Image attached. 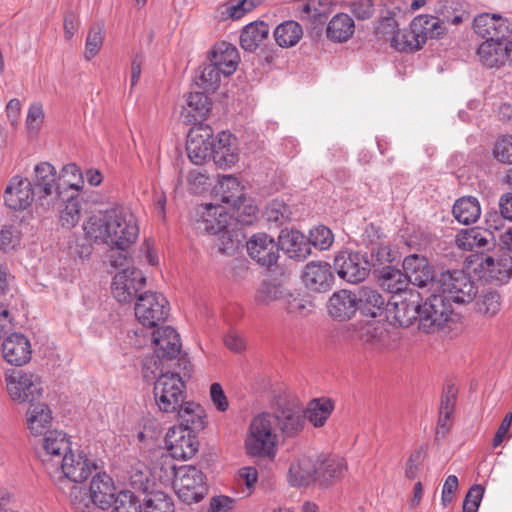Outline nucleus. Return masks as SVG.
<instances>
[{
    "label": "nucleus",
    "mask_w": 512,
    "mask_h": 512,
    "mask_svg": "<svg viewBox=\"0 0 512 512\" xmlns=\"http://www.w3.org/2000/svg\"><path fill=\"white\" fill-rule=\"evenodd\" d=\"M71 503L76 512H85L92 505H94V499L86 489L82 487H74L71 492Z\"/></svg>",
    "instance_id": "obj_63"
},
{
    "label": "nucleus",
    "mask_w": 512,
    "mask_h": 512,
    "mask_svg": "<svg viewBox=\"0 0 512 512\" xmlns=\"http://www.w3.org/2000/svg\"><path fill=\"white\" fill-rule=\"evenodd\" d=\"M212 158L220 169H229L240 159L237 138L227 131H221L213 142Z\"/></svg>",
    "instance_id": "obj_20"
},
{
    "label": "nucleus",
    "mask_w": 512,
    "mask_h": 512,
    "mask_svg": "<svg viewBox=\"0 0 512 512\" xmlns=\"http://www.w3.org/2000/svg\"><path fill=\"white\" fill-rule=\"evenodd\" d=\"M269 26L265 22H254L244 27L240 44L245 51L253 52L268 37Z\"/></svg>",
    "instance_id": "obj_42"
},
{
    "label": "nucleus",
    "mask_w": 512,
    "mask_h": 512,
    "mask_svg": "<svg viewBox=\"0 0 512 512\" xmlns=\"http://www.w3.org/2000/svg\"><path fill=\"white\" fill-rule=\"evenodd\" d=\"M224 73L212 63L202 67L196 76V85L204 92H214L218 89Z\"/></svg>",
    "instance_id": "obj_50"
},
{
    "label": "nucleus",
    "mask_w": 512,
    "mask_h": 512,
    "mask_svg": "<svg viewBox=\"0 0 512 512\" xmlns=\"http://www.w3.org/2000/svg\"><path fill=\"white\" fill-rule=\"evenodd\" d=\"M317 464V480L320 484H328L332 479L340 478L346 468L343 458L336 455L325 456Z\"/></svg>",
    "instance_id": "obj_39"
},
{
    "label": "nucleus",
    "mask_w": 512,
    "mask_h": 512,
    "mask_svg": "<svg viewBox=\"0 0 512 512\" xmlns=\"http://www.w3.org/2000/svg\"><path fill=\"white\" fill-rule=\"evenodd\" d=\"M5 205L14 211H23L36 201V195L27 177L13 176L4 190Z\"/></svg>",
    "instance_id": "obj_16"
},
{
    "label": "nucleus",
    "mask_w": 512,
    "mask_h": 512,
    "mask_svg": "<svg viewBox=\"0 0 512 512\" xmlns=\"http://www.w3.org/2000/svg\"><path fill=\"white\" fill-rule=\"evenodd\" d=\"M288 289L276 281L262 282L255 293V302L258 305H269L276 301L283 303L285 295H288Z\"/></svg>",
    "instance_id": "obj_45"
},
{
    "label": "nucleus",
    "mask_w": 512,
    "mask_h": 512,
    "mask_svg": "<svg viewBox=\"0 0 512 512\" xmlns=\"http://www.w3.org/2000/svg\"><path fill=\"white\" fill-rule=\"evenodd\" d=\"M423 36L419 35L412 23L408 29L397 31L391 38V45L398 51L412 52L424 45Z\"/></svg>",
    "instance_id": "obj_46"
},
{
    "label": "nucleus",
    "mask_w": 512,
    "mask_h": 512,
    "mask_svg": "<svg viewBox=\"0 0 512 512\" xmlns=\"http://www.w3.org/2000/svg\"><path fill=\"white\" fill-rule=\"evenodd\" d=\"M71 450L72 442L67 433L53 429L41 437L38 454L47 473L53 475L55 467H59L61 459Z\"/></svg>",
    "instance_id": "obj_8"
},
{
    "label": "nucleus",
    "mask_w": 512,
    "mask_h": 512,
    "mask_svg": "<svg viewBox=\"0 0 512 512\" xmlns=\"http://www.w3.org/2000/svg\"><path fill=\"white\" fill-rule=\"evenodd\" d=\"M303 30L296 21H285L274 30L276 43L283 48L295 46L302 38Z\"/></svg>",
    "instance_id": "obj_44"
},
{
    "label": "nucleus",
    "mask_w": 512,
    "mask_h": 512,
    "mask_svg": "<svg viewBox=\"0 0 512 512\" xmlns=\"http://www.w3.org/2000/svg\"><path fill=\"white\" fill-rule=\"evenodd\" d=\"M412 27L423 36L424 43L428 38H437L444 33L441 21L435 16L419 15L413 19Z\"/></svg>",
    "instance_id": "obj_49"
},
{
    "label": "nucleus",
    "mask_w": 512,
    "mask_h": 512,
    "mask_svg": "<svg viewBox=\"0 0 512 512\" xmlns=\"http://www.w3.org/2000/svg\"><path fill=\"white\" fill-rule=\"evenodd\" d=\"M334 268L341 279L349 283H359L369 275L371 265L358 252L342 251L334 259Z\"/></svg>",
    "instance_id": "obj_12"
},
{
    "label": "nucleus",
    "mask_w": 512,
    "mask_h": 512,
    "mask_svg": "<svg viewBox=\"0 0 512 512\" xmlns=\"http://www.w3.org/2000/svg\"><path fill=\"white\" fill-rule=\"evenodd\" d=\"M176 411L180 420L178 426L195 431L204 429L206 415L200 404L193 401L182 402Z\"/></svg>",
    "instance_id": "obj_36"
},
{
    "label": "nucleus",
    "mask_w": 512,
    "mask_h": 512,
    "mask_svg": "<svg viewBox=\"0 0 512 512\" xmlns=\"http://www.w3.org/2000/svg\"><path fill=\"white\" fill-rule=\"evenodd\" d=\"M354 337L374 348H385L390 345V334L386 324L376 320L359 323L354 330Z\"/></svg>",
    "instance_id": "obj_29"
},
{
    "label": "nucleus",
    "mask_w": 512,
    "mask_h": 512,
    "mask_svg": "<svg viewBox=\"0 0 512 512\" xmlns=\"http://www.w3.org/2000/svg\"><path fill=\"white\" fill-rule=\"evenodd\" d=\"M146 278L142 271L134 267H126L117 272L112 282V293L120 303H130L144 287Z\"/></svg>",
    "instance_id": "obj_13"
},
{
    "label": "nucleus",
    "mask_w": 512,
    "mask_h": 512,
    "mask_svg": "<svg viewBox=\"0 0 512 512\" xmlns=\"http://www.w3.org/2000/svg\"><path fill=\"white\" fill-rule=\"evenodd\" d=\"M265 217L270 223L282 225L291 219V210L283 201L273 200L266 207Z\"/></svg>",
    "instance_id": "obj_57"
},
{
    "label": "nucleus",
    "mask_w": 512,
    "mask_h": 512,
    "mask_svg": "<svg viewBox=\"0 0 512 512\" xmlns=\"http://www.w3.org/2000/svg\"><path fill=\"white\" fill-rule=\"evenodd\" d=\"M36 195V203L44 210H54L62 200L58 173L53 165L41 162L34 166L28 178Z\"/></svg>",
    "instance_id": "obj_6"
},
{
    "label": "nucleus",
    "mask_w": 512,
    "mask_h": 512,
    "mask_svg": "<svg viewBox=\"0 0 512 512\" xmlns=\"http://www.w3.org/2000/svg\"><path fill=\"white\" fill-rule=\"evenodd\" d=\"M105 32L102 26H92L87 34L85 41L84 58L87 61L92 60L101 50L104 42Z\"/></svg>",
    "instance_id": "obj_54"
},
{
    "label": "nucleus",
    "mask_w": 512,
    "mask_h": 512,
    "mask_svg": "<svg viewBox=\"0 0 512 512\" xmlns=\"http://www.w3.org/2000/svg\"><path fill=\"white\" fill-rule=\"evenodd\" d=\"M97 470L94 459L88 457L83 451L71 450L61 459L59 467H55L52 477H64L71 482L81 483L87 480Z\"/></svg>",
    "instance_id": "obj_11"
},
{
    "label": "nucleus",
    "mask_w": 512,
    "mask_h": 512,
    "mask_svg": "<svg viewBox=\"0 0 512 512\" xmlns=\"http://www.w3.org/2000/svg\"><path fill=\"white\" fill-rule=\"evenodd\" d=\"M152 345L155 353L152 357L162 367L163 360H172L179 355L180 336L171 326L159 327L152 333Z\"/></svg>",
    "instance_id": "obj_17"
},
{
    "label": "nucleus",
    "mask_w": 512,
    "mask_h": 512,
    "mask_svg": "<svg viewBox=\"0 0 512 512\" xmlns=\"http://www.w3.org/2000/svg\"><path fill=\"white\" fill-rule=\"evenodd\" d=\"M198 229L209 234H218L227 228L230 216L225 207L213 203H204L198 206Z\"/></svg>",
    "instance_id": "obj_23"
},
{
    "label": "nucleus",
    "mask_w": 512,
    "mask_h": 512,
    "mask_svg": "<svg viewBox=\"0 0 512 512\" xmlns=\"http://www.w3.org/2000/svg\"><path fill=\"white\" fill-rule=\"evenodd\" d=\"M493 155L501 163L512 164V136L499 138L494 145Z\"/></svg>",
    "instance_id": "obj_62"
},
{
    "label": "nucleus",
    "mask_w": 512,
    "mask_h": 512,
    "mask_svg": "<svg viewBox=\"0 0 512 512\" xmlns=\"http://www.w3.org/2000/svg\"><path fill=\"white\" fill-rule=\"evenodd\" d=\"M275 420L270 412L259 413L251 419L244 441L248 455L268 458L276 456L279 437L274 426Z\"/></svg>",
    "instance_id": "obj_5"
},
{
    "label": "nucleus",
    "mask_w": 512,
    "mask_h": 512,
    "mask_svg": "<svg viewBox=\"0 0 512 512\" xmlns=\"http://www.w3.org/2000/svg\"><path fill=\"white\" fill-rule=\"evenodd\" d=\"M214 197L231 208H239L245 201L244 186L233 175L219 177L213 188Z\"/></svg>",
    "instance_id": "obj_25"
},
{
    "label": "nucleus",
    "mask_w": 512,
    "mask_h": 512,
    "mask_svg": "<svg viewBox=\"0 0 512 512\" xmlns=\"http://www.w3.org/2000/svg\"><path fill=\"white\" fill-rule=\"evenodd\" d=\"M288 313L295 316H306L312 310V303L297 290L288 289V295L282 303Z\"/></svg>",
    "instance_id": "obj_52"
},
{
    "label": "nucleus",
    "mask_w": 512,
    "mask_h": 512,
    "mask_svg": "<svg viewBox=\"0 0 512 512\" xmlns=\"http://www.w3.org/2000/svg\"><path fill=\"white\" fill-rule=\"evenodd\" d=\"M479 266L484 275L499 283L507 282L512 276V257L507 252L481 257Z\"/></svg>",
    "instance_id": "obj_27"
},
{
    "label": "nucleus",
    "mask_w": 512,
    "mask_h": 512,
    "mask_svg": "<svg viewBox=\"0 0 512 512\" xmlns=\"http://www.w3.org/2000/svg\"><path fill=\"white\" fill-rule=\"evenodd\" d=\"M85 237L95 243L125 250L139 235L136 217L123 208H113L90 216L83 223Z\"/></svg>",
    "instance_id": "obj_2"
},
{
    "label": "nucleus",
    "mask_w": 512,
    "mask_h": 512,
    "mask_svg": "<svg viewBox=\"0 0 512 512\" xmlns=\"http://www.w3.org/2000/svg\"><path fill=\"white\" fill-rule=\"evenodd\" d=\"M31 345L22 334L12 333L2 343L4 359L12 365L21 366L31 358Z\"/></svg>",
    "instance_id": "obj_30"
},
{
    "label": "nucleus",
    "mask_w": 512,
    "mask_h": 512,
    "mask_svg": "<svg viewBox=\"0 0 512 512\" xmlns=\"http://www.w3.org/2000/svg\"><path fill=\"white\" fill-rule=\"evenodd\" d=\"M354 21L346 13L336 14L328 23L327 37L335 42H345L354 33Z\"/></svg>",
    "instance_id": "obj_41"
},
{
    "label": "nucleus",
    "mask_w": 512,
    "mask_h": 512,
    "mask_svg": "<svg viewBox=\"0 0 512 512\" xmlns=\"http://www.w3.org/2000/svg\"><path fill=\"white\" fill-rule=\"evenodd\" d=\"M334 409V404L330 399L320 398L310 402L306 417L315 427H322L330 417Z\"/></svg>",
    "instance_id": "obj_47"
},
{
    "label": "nucleus",
    "mask_w": 512,
    "mask_h": 512,
    "mask_svg": "<svg viewBox=\"0 0 512 512\" xmlns=\"http://www.w3.org/2000/svg\"><path fill=\"white\" fill-rule=\"evenodd\" d=\"M6 387L10 398L20 403H32L40 398L43 386L38 375L22 370H13L6 374Z\"/></svg>",
    "instance_id": "obj_9"
},
{
    "label": "nucleus",
    "mask_w": 512,
    "mask_h": 512,
    "mask_svg": "<svg viewBox=\"0 0 512 512\" xmlns=\"http://www.w3.org/2000/svg\"><path fill=\"white\" fill-rule=\"evenodd\" d=\"M25 424L33 437H43L53 429V413L49 405L38 402L31 403L25 414Z\"/></svg>",
    "instance_id": "obj_24"
},
{
    "label": "nucleus",
    "mask_w": 512,
    "mask_h": 512,
    "mask_svg": "<svg viewBox=\"0 0 512 512\" xmlns=\"http://www.w3.org/2000/svg\"><path fill=\"white\" fill-rule=\"evenodd\" d=\"M301 277L307 288L318 292L330 289L334 278L330 264L324 261L307 263Z\"/></svg>",
    "instance_id": "obj_26"
},
{
    "label": "nucleus",
    "mask_w": 512,
    "mask_h": 512,
    "mask_svg": "<svg viewBox=\"0 0 512 512\" xmlns=\"http://www.w3.org/2000/svg\"><path fill=\"white\" fill-rule=\"evenodd\" d=\"M143 501L144 512H174L171 499L163 492H151Z\"/></svg>",
    "instance_id": "obj_56"
},
{
    "label": "nucleus",
    "mask_w": 512,
    "mask_h": 512,
    "mask_svg": "<svg viewBox=\"0 0 512 512\" xmlns=\"http://www.w3.org/2000/svg\"><path fill=\"white\" fill-rule=\"evenodd\" d=\"M484 495V487L474 484L469 489L463 501V512H477Z\"/></svg>",
    "instance_id": "obj_64"
},
{
    "label": "nucleus",
    "mask_w": 512,
    "mask_h": 512,
    "mask_svg": "<svg viewBox=\"0 0 512 512\" xmlns=\"http://www.w3.org/2000/svg\"><path fill=\"white\" fill-rule=\"evenodd\" d=\"M277 243L279 250L282 249L292 259L301 261L311 254L309 240L298 230H281Z\"/></svg>",
    "instance_id": "obj_28"
},
{
    "label": "nucleus",
    "mask_w": 512,
    "mask_h": 512,
    "mask_svg": "<svg viewBox=\"0 0 512 512\" xmlns=\"http://www.w3.org/2000/svg\"><path fill=\"white\" fill-rule=\"evenodd\" d=\"M422 297L417 290L392 295L386 304V317L401 327H408L418 320V327L425 333H434L443 326L425 328L424 320H433L434 313L428 311V299L421 304Z\"/></svg>",
    "instance_id": "obj_4"
},
{
    "label": "nucleus",
    "mask_w": 512,
    "mask_h": 512,
    "mask_svg": "<svg viewBox=\"0 0 512 512\" xmlns=\"http://www.w3.org/2000/svg\"><path fill=\"white\" fill-rule=\"evenodd\" d=\"M308 240L310 247L327 250L332 245L334 236L328 227L320 225L310 230Z\"/></svg>",
    "instance_id": "obj_60"
},
{
    "label": "nucleus",
    "mask_w": 512,
    "mask_h": 512,
    "mask_svg": "<svg viewBox=\"0 0 512 512\" xmlns=\"http://www.w3.org/2000/svg\"><path fill=\"white\" fill-rule=\"evenodd\" d=\"M239 53L232 44L221 42L211 52V63L224 73V77L233 74L239 63Z\"/></svg>",
    "instance_id": "obj_34"
},
{
    "label": "nucleus",
    "mask_w": 512,
    "mask_h": 512,
    "mask_svg": "<svg viewBox=\"0 0 512 512\" xmlns=\"http://www.w3.org/2000/svg\"><path fill=\"white\" fill-rule=\"evenodd\" d=\"M403 271L407 274L411 284L420 288L428 287L432 293V284L438 274H435L433 267L424 256L411 254L403 260Z\"/></svg>",
    "instance_id": "obj_21"
},
{
    "label": "nucleus",
    "mask_w": 512,
    "mask_h": 512,
    "mask_svg": "<svg viewBox=\"0 0 512 512\" xmlns=\"http://www.w3.org/2000/svg\"><path fill=\"white\" fill-rule=\"evenodd\" d=\"M452 212L459 223L470 225L480 218L481 207L476 197L464 196L456 200Z\"/></svg>",
    "instance_id": "obj_38"
},
{
    "label": "nucleus",
    "mask_w": 512,
    "mask_h": 512,
    "mask_svg": "<svg viewBox=\"0 0 512 512\" xmlns=\"http://www.w3.org/2000/svg\"><path fill=\"white\" fill-rule=\"evenodd\" d=\"M410 280L405 272L397 269H390L384 273L382 286L392 295L403 293L404 291H412L408 289Z\"/></svg>",
    "instance_id": "obj_53"
},
{
    "label": "nucleus",
    "mask_w": 512,
    "mask_h": 512,
    "mask_svg": "<svg viewBox=\"0 0 512 512\" xmlns=\"http://www.w3.org/2000/svg\"><path fill=\"white\" fill-rule=\"evenodd\" d=\"M477 295V287L471 278L461 270L442 271L432 284L427 310L434 313L433 320H424L425 328L444 326L453 310L451 303H470Z\"/></svg>",
    "instance_id": "obj_1"
},
{
    "label": "nucleus",
    "mask_w": 512,
    "mask_h": 512,
    "mask_svg": "<svg viewBox=\"0 0 512 512\" xmlns=\"http://www.w3.org/2000/svg\"><path fill=\"white\" fill-rule=\"evenodd\" d=\"M358 308L366 316L376 318L386 312V301L376 290L369 287H362L359 291Z\"/></svg>",
    "instance_id": "obj_37"
},
{
    "label": "nucleus",
    "mask_w": 512,
    "mask_h": 512,
    "mask_svg": "<svg viewBox=\"0 0 512 512\" xmlns=\"http://www.w3.org/2000/svg\"><path fill=\"white\" fill-rule=\"evenodd\" d=\"M61 202L65 203V207L60 214L61 223L64 227L72 228L80 220L81 201L79 195L74 193L65 195V199L60 200Z\"/></svg>",
    "instance_id": "obj_51"
},
{
    "label": "nucleus",
    "mask_w": 512,
    "mask_h": 512,
    "mask_svg": "<svg viewBox=\"0 0 512 512\" xmlns=\"http://www.w3.org/2000/svg\"><path fill=\"white\" fill-rule=\"evenodd\" d=\"M216 246L218 250L227 255H233L239 248L240 240L226 228L219 232Z\"/></svg>",
    "instance_id": "obj_61"
},
{
    "label": "nucleus",
    "mask_w": 512,
    "mask_h": 512,
    "mask_svg": "<svg viewBox=\"0 0 512 512\" xmlns=\"http://www.w3.org/2000/svg\"><path fill=\"white\" fill-rule=\"evenodd\" d=\"M206 92H191L187 97L184 110L191 121L201 122L207 118L211 110V103Z\"/></svg>",
    "instance_id": "obj_43"
},
{
    "label": "nucleus",
    "mask_w": 512,
    "mask_h": 512,
    "mask_svg": "<svg viewBox=\"0 0 512 512\" xmlns=\"http://www.w3.org/2000/svg\"><path fill=\"white\" fill-rule=\"evenodd\" d=\"M473 28L480 37L491 41H505L511 33L510 22L499 14L482 13L476 16Z\"/></svg>",
    "instance_id": "obj_19"
},
{
    "label": "nucleus",
    "mask_w": 512,
    "mask_h": 512,
    "mask_svg": "<svg viewBox=\"0 0 512 512\" xmlns=\"http://www.w3.org/2000/svg\"><path fill=\"white\" fill-rule=\"evenodd\" d=\"M480 62L488 68H498L507 61L505 41L486 40L477 50Z\"/></svg>",
    "instance_id": "obj_35"
},
{
    "label": "nucleus",
    "mask_w": 512,
    "mask_h": 512,
    "mask_svg": "<svg viewBox=\"0 0 512 512\" xmlns=\"http://www.w3.org/2000/svg\"><path fill=\"white\" fill-rule=\"evenodd\" d=\"M174 488L178 497L185 503H197L206 493L203 473L195 466H182L175 472Z\"/></svg>",
    "instance_id": "obj_10"
},
{
    "label": "nucleus",
    "mask_w": 512,
    "mask_h": 512,
    "mask_svg": "<svg viewBox=\"0 0 512 512\" xmlns=\"http://www.w3.org/2000/svg\"><path fill=\"white\" fill-rule=\"evenodd\" d=\"M134 310L142 326L155 328L167 320L170 304L163 294L149 291L137 297Z\"/></svg>",
    "instance_id": "obj_7"
},
{
    "label": "nucleus",
    "mask_w": 512,
    "mask_h": 512,
    "mask_svg": "<svg viewBox=\"0 0 512 512\" xmlns=\"http://www.w3.org/2000/svg\"><path fill=\"white\" fill-rule=\"evenodd\" d=\"M113 512H142L140 500L129 490H122L114 497Z\"/></svg>",
    "instance_id": "obj_58"
},
{
    "label": "nucleus",
    "mask_w": 512,
    "mask_h": 512,
    "mask_svg": "<svg viewBox=\"0 0 512 512\" xmlns=\"http://www.w3.org/2000/svg\"><path fill=\"white\" fill-rule=\"evenodd\" d=\"M45 112L43 104L39 101H34L30 104L27 116L26 127L30 134H38L44 122Z\"/></svg>",
    "instance_id": "obj_59"
},
{
    "label": "nucleus",
    "mask_w": 512,
    "mask_h": 512,
    "mask_svg": "<svg viewBox=\"0 0 512 512\" xmlns=\"http://www.w3.org/2000/svg\"><path fill=\"white\" fill-rule=\"evenodd\" d=\"M143 376L147 380L156 379L154 384V399L159 410L165 413L176 412L183 402L185 383L178 373L163 372L162 367L153 357L145 358Z\"/></svg>",
    "instance_id": "obj_3"
},
{
    "label": "nucleus",
    "mask_w": 512,
    "mask_h": 512,
    "mask_svg": "<svg viewBox=\"0 0 512 512\" xmlns=\"http://www.w3.org/2000/svg\"><path fill=\"white\" fill-rule=\"evenodd\" d=\"M455 243L464 251H478L488 245L485 232L478 229L462 230L456 235Z\"/></svg>",
    "instance_id": "obj_48"
},
{
    "label": "nucleus",
    "mask_w": 512,
    "mask_h": 512,
    "mask_svg": "<svg viewBox=\"0 0 512 512\" xmlns=\"http://www.w3.org/2000/svg\"><path fill=\"white\" fill-rule=\"evenodd\" d=\"M317 480V464L308 456L295 459L288 471V482L294 487L309 486Z\"/></svg>",
    "instance_id": "obj_32"
},
{
    "label": "nucleus",
    "mask_w": 512,
    "mask_h": 512,
    "mask_svg": "<svg viewBox=\"0 0 512 512\" xmlns=\"http://www.w3.org/2000/svg\"><path fill=\"white\" fill-rule=\"evenodd\" d=\"M60 190H62V200L65 195L72 193L78 194L84 186V178L80 168L74 164L69 163L65 165L58 174Z\"/></svg>",
    "instance_id": "obj_40"
},
{
    "label": "nucleus",
    "mask_w": 512,
    "mask_h": 512,
    "mask_svg": "<svg viewBox=\"0 0 512 512\" xmlns=\"http://www.w3.org/2000/svg\"><path fill=\"white\" fill-rule=\"evenodd\" d=\"M195 430L183 426L171 427L165 436V446L171 457L177 460L192 458L198 451V440Z\"/></svg>",
    "instance_id": "obj_14"
},
{
    "label": "nucleus",
    "mask_w": 512,
    "mask_h": 512,
    "mask_svg": "<svg viewBox=\"0 0 512 512\" xmlns=\"http://www.w3.org/2000/svg\"><path fill=\"white\" fill-rule=\"evenodd\" d=\"M22 242V231L17 225H5L0 230V250L7 253L18 249Z\"/></svg>",
    "instance_id": "obj_55"
},
{
    "label": "nucleus",
    "mask_w": 512,
    "mask_h": 512,
    "mask_svg": "<svg viewBox=\"0 0 512 512\" xmlns=\"http://www.w3.org/2000/svg\"><path fill=\"white\" fill-rule=\"evenodd\" d=\"M89 492L94 499V505L104 510L111 506L116 487L108 474L97 473L90 483Z\"/></svg>",
    "instance_id": "obj_33"
},
{
    "label": "nucleus",
    "mask_w": 512,
    "mask_h": 512,
    "mask_svg": "<svg viewBox=\"0 0 512 512\" xmlns=\"http://www.w3.org/2000/svg\"><path fill=\"white\" fill-rule=\"evenodd\" d=\"M246 249L255 262L262 266H272L279 258V245L266 233L253 234L246 242Z\"/></svg>",
    "instance_id": "obj_18"
},
{
    "label": "nucleus",
    "mask_w": 512,
    "mask_h": 512,
    "mask_svg": "<svg viewBox=\"0 0 512 512\" xmlns=\"http://www.w3.org/2000/svg\"><path fill=\"white\" fill-rule=\"evenodd\" d=\"M214 138L209 130L193 129L187 137L186 150L190 161L198 166L212 157Z\"/></svg>",
    "instance_id": "obj_22"
},
{
    "label": "nucleus",
    "mask_w": 512,
    "mask_h": 512,
    "mask_svg": "<svg viewBox=\"0 0 512 512\" xmlns=\"http://www.w3.org/2000/svg\"><path fill=\"white\" fill-rule=\"evenodd\" d=\"M274 417V426L276 431L280 432L285 438L298 435L304 428L305 416L302 414L301 407L291 402L278 403L274 412H270Z\"/></svg>",
    "instance_id": "obj_15"
},
{
    "label": "nucleus",
    "mask_w": 512,
    "mask_h": 512,
    "mask_svg": "<svg viewBox=\"0 0 512 512\" xmlns=\"http://www.w3.org/2000/svg\"><path fill=\"white\" fill-rule=\"evenodd\" d=\"M328 312L334 319H350L358 309L357 296L348 290L334 292L328 301Z\"/></svg>",
    "instance_id": "obj_31"
}]
</instances>
